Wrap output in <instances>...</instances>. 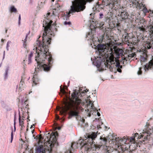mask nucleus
Instances as JSON below:
<instances>
[{
  "label": "nucleus",
  "instance_id": "obj_1",
  "mask_svg": "<svg viewBox=\"0 0 153 153\" xmlns=\"http://www.w3.org/2000/svg\"><path fill=\"white\" fill-rule=\"evenodd\" d=\"M45 25L43 24L44 27L43 34L42 43L41 41H37V46L36 48L35 60L37 63V65L35 68V71L41 70L42 69L45 71H50L52 65L53 59L52 55L49 51L48 48L51 44L52 32L51 30L52 23L53 21L51 20L49 22L45 21Z\"/></svg>",
  "mask_w": 153,
  "mask_h": 153
},
{
  "label": "nucleus",
  "instance_id": "obj_2",
  "mask_svg": "<svg viewBox=\"0 0 153 153\" xmlns=\"http://www.w3.org/2000/svg\"><path fill=\"white\" fill-rule=\"evenodd\" d=\"M71 96L72 100H71L70 102H66L65 107L60 111V114L63 115L65 114L69 110V119L73 117H75L76 118L79 116V105L82 102L81 100L77 97L76 92L72 94Z\"/></svg>",
  "mask_w": 153,
  "mask_h": 153
},
{
  "label": "nucleus",
  "instance_id": "obj_3",
  "mask_svg": "<svg viewBox=\"0 0 153 153\" xmlns=\"http://www.w3.org/2000/svg\"><path fill=\"white\" fill-rule=\"evenodd\" d=\"M114 53L118 56H120V54H122L123 52V50L118 48L114 47ZM98 51L99 52V56L103 57L104 58H106L107 56H109V54L111 55L109 57L110 61H108L106 60V62L104 63L105 67L108 68L110 71H112L113 67L112 65L115 64L114 61V57L113 54V49L111 48H107L106 46L104 45H99L98 48Z\"/></svg>",
  "mask_w": 153,
  "mask_h": 153
},
{
  "label": "nucleus",
  "instance_id": "obj_4",
  "mask_svg": "<svg viewBox=\"0 0 153 153\" xmlns=\"http://www.w3.org/2000/svg\"><path fill=\"white\" fill-rule=\"evenodd\" d=\"M97 135L95 133H93L92 134L85 137L86 139H82L81 137L78 141L77 144H79L81 146V149L83 153H91L90 152L93 147L95 146L94 140L97 137Z\"/></svg>",
  "mask_w": 153,
  "mask_h": 153
},
{
  "label": "nucleus",
  "instance_id": "obj_5",
  "mask_svg": "<svg viewBox=\"0 0 153 153\" xmlns=\"http://www.w3.org/2000/svg\"><path fill=\"white\" fill-rule=\"evenodd\" d=\"M72 4L71 6V9L67 15L69 17L70 14L83 11L85 8L86 1L85 0H74L72 1Z\"/></svg>",
  "mask_w": 153,
  "mask_h": 153
},
{
  "label": "nucleus",
  "instance_id": "obj_6",
  "mask_svg": "<svg viewBox=\"0 0 153 153\" xmlns=\"http://www.w3.org/2000/svg\"><path fill=\"white\" fill-rule=\"evenodd\" d=\"M46 137V138L45 139V141L48 142L49 143H51L50 145V148L48 149V152L51 153L52 148L54 144L56 143V137L54 134L52 132L51 133L49 132L47 134Z\"/></svg>",
  "mask_w": 153,
  "mask_h": 153
},
{
  "label": "nucleus",
  "instance_id": "obj_7",
  "mask_svg": "<svg viewBox=\"0 0 153 153\" xmlns=\"http://www.w3.org/2000/svg\"><path fill=\"white\" fill-rule=\"evenodd\" d=\"M123 8H120L119 9V14L118 15L117 19L122 21L128 18L129 15L126 10H123Z\"/></svg>",
  "mask_w": 153,
  "mask_h": 153
},
{
  "label": "nucleus",
  "instance_id": "obj_8",
  "mask_svg": "<svg viewBox=\"0 0 153 153\" xmlns=\"http://www.w3.org/2000/svg\"><path fill=\"white\" fill-rule=\"evenodd\" d=\"M87 109L88 111H90L88 114L89 116H91V114H93V111H95V112H97L98 116H100V113L98 111V110L94 106L93 103L91 100H89L87 104Z\"/></svg>",
  "mask_w": 153,
  "mask_h": 153
},
{
  "label": "nucleus",
  "instance_id": "obj_9",
  "mask_svg": "<svg viewBox=\"0 0 153 153\" xmlns=\"http://www.w3.org/2000/svg\"><path fill=\"white\" fill-rule=\"evenodd\" d=\"M106 5L109 6L112 10H117L119 5L117 0H105Z\"/></svg>",
  "mask_w": 153,
  "mask_h": 153
},
{
  "label": "nucleus",
  "instance_id": "obj_10",
  "mask_svg": "<svg viewBox=\"0 0 153 153\" xmlns=\"http://www.w3.org/2000/svg\"><path fill=\"white\" fill-rule=\"evenodd\" d=\"M128 1L131 5V7L132 6L140 10L142 6H143L142 3H139L137 0H128Z\"/></svg>",
  "mask_w": 153,
  "mask_h": 153
},
{
  "label": "nucleus",
  "instance_id": "obj_11",
  "mask_svg": "<svg viewBox=\"0 0 153 153\" xmlns=\"http://www.w3.org/2000/svg\"><path fill=\"white\" fill-rule=\"evenodd\" d=\"M110 32L109 31H107L106 30L103 35V37H104L105 36H106V39H107V44L108 45L110 46L112 43H111V36H110Z\"/></svg>",
  "mask_w": 153,
  "mask_h": 153
},
{
  "label": "nucleus",
  "instance_id": "obj_12",
  "mask_svg": "<svg viewBox=\"0 0 153 153\" xmlns=\"http://www.w3.org/2000/svg\"><path fill=\"white\" fill-rule=\"evenodd\" d=\"M46 151L45 148L42 145H39L36 147V153H46Z\"/></svg>",
  "mask_w": 153,
  "mask_h": 153
},
{
  "label": "nucleus",
  "instance_id": "obj_13",
  "mask_svg": "<svg viewBox=\"0 0 153 153\" xmlns=\"http://www.w3.org/2000/svg\"><path fill=\"white\" fill-rule=\"evenodd\" d=\"M144 46L146 49H149L151 48L153 49V40L148 39L144 44Z\"/></svg>",
  "mask_w": 153,
  "mask_h": 153
},
{
  "label": "nucleus",
  "instance_id": "obj_14",
  "mask_svg": "<svg viewBox=\"0 0 153 153\" xmlns=\"http://www.w3.org/2000/svg\"><path fill=\"white\" fill-rule=\"evenodd\" d=\"M113 19V13L111 12H108L105 18V21L109 23L112 21Z\"/></svg>",
  "mask_w": 153,
  "mask_h": 153
},
{
  "label": "nucleus",
  "instance_id": "obj_15",
  "mask_svg": "<svg viewBox=\"0 0 153 153\" xmlns=\"http://www.w3.org/2000/svg\"><path fill=\"white\" fill-rule=\"evenodd\" d=\"M144 66V69L145 71H147L153 67V56L152 59L149 62V63L146 64Z\"/></svg>",
  "mask_w": 153,
  "mask_h": 153
},
{
  "label": "nucleus",
  "instance_id": "obj_16",
  "mask_svg": "<svg viewBox=\"0 0 153 153\" xmlns=\"http://www.w3.org/2000/svg\"><path fill=\"white\" fill-rule=\"evenodd\" d=\"M106 152L105 153H118L116 150L114 149L113 147L107 146Z\"/></svg>",
  "mask_w": 153,
  "mask_h": 153
},
{
  "label": "nucleus",
  "instance_id": "obj_17",
  "mask_svg": "<svg viewBox=\"0 0 153 153\" xmlns=\"http://www.w3.org/2000/svg\"><path fill=\"white\" fill-rule=\"evenodd\" d=\"M25 79L26 78L24 75H23L22 76L21 80L19 85V89L22 88L23 87V85L25 83Z\"/></svg>",
  "mask_w": 153,
  "mask_h": 153
},
{
  "label": "nucleus",
  "instance_id": "obj_18",
  "mask_svg": "<svg viewBox=\"0 0 153 153\" xmlns=\"http://www.w3.org/2000/svg\"><path fill=\"white\" fill-rule=\"evenodd\" d=\"M33 84L32 86L36 85L39 83V80L36 75H33Z\"/></svg>",
  "mask_w": 153,
  "mask_h": 153
},
{
  "label": "nucleus",
  "instance_id": "obj_19",
  "mask_svg": "<svg viewBox=\"0 0 153 153\" xmlns=\"http://www.w3.org/2000/svg\"><path fill=\"white\" fill-rule=\"evenodd\" d=\"M107 142V140L105 138L101 139V141L100 142L99 146L101 147V146H106V144Z\"/></svg>",
  "mask_w": 153,
  "mask_h": 153
},
{
  "label": "nucleus",
  "instance_id": "obj_20",
  "mask_svg": "<svg viewBox=\"0 0 153 153\" xmlns=\"http://www.w3.org/2000/svg\"><path fill=\"white\" fill-rule=\"evenodd\" d=\"M61 7L62 6L59 4L58 3L56 4L55 5L54 8L53 9V10H54L53 11V14L55 15L54 12H55L56 10L58 11V10H59L61 8Z\"/></svg>",
  "mask_w": 153,
  "mask_h": 153
},
{
  "label": "nucleus",
  "instance_id": "obj_21",
  "mask_svg": "<svg viewBox=\"0 0 153 153\" xmlns=\"http://www.w3.org/2000/svg\"><path fill=\"white\" fill-rule=\"evenodd\" d=\"M19 124L20 126H21V129H22V128H23V127H24V120H23L22 119H21V116H20V112H19Z\"/></svg>",
  "mask_w": 153,
  "mask_h": 153
},
{
  "label": "nucleus",
  "instance_id": "obj_22",
  "mask_svg": "<svg viewBox=\"0 0 153 153\" xmlns=\"http://www.w3.org/2000/svg\"><path fill=\"white\" fill-rule=\"evenodd\" d=\"M145 132H143V133L140 136H139L138 138H143L145 140H147L149 138V135L148 134H144Z\"/></svg>",
  "mask_w": 153,
  "mask_h": 153
},
{
  "label": "nucleus",
  "instance_id": "obj_23",
  "mask_svg": "<svg viewBox=\"0 0 153 153\" xmlns=\"http://www.w3.org/2000/svg\"><path fill=\"white\" fill-rule=\"evenodd\" d=\"M104 7L103 5L101 4H99V3L98 2L96 3V5L93 8V9H95V10H97V8H102Z\"/></svg>",
  "mask_w": 153,
  "mask_h": 153
},
{
  "label": "nucleus",
  "instance_id": "obj_24",
  "mask_svg": "<svg viewBox=\"0 0 153 153\" xmlns=\"http://www.w3.org/2000/svg\"><path fill=\"white\" fill-rule=\"evenodd\" d=\"M30 33V31H29L28 33L25 36V38L24 40H22V41L23 42V46L25 48H26L27 44H26V42L27 41V38L28 35H29Z\"/></svg>",
  "mask_w": 153,
  "mask_h": 153
},
{
  "label": "nucleus",
  "instance_id": "obj_25",
  "mask_svg": "<svg viewBox=\"0 0 153 153\" xmlns=\"http://www.w3.org/2000/svg\"><path fill=\"white\" fill-rule=\"evenodd\" d=\"M143 5L141 7V8L140 9H142V7H143L142 8V11H143V13L145 14V15H146V14L147 13H148L149 12V11L148 10V9H147L146 7L145 6V5L144 4H143Z\"/></svg>",
  "mask_w": 153,
  "mask_h": 153
},
{
  "label": "nucleus",
  "instance_id": "obj_26",
  "mask_svg": "<svg viewBox=\"0 0 153 153\" xmlns=\"http://www.w3.org/2000/svg\"><path fill=\"white\" fill-rule=\"evenodd\" d=\"M136 55L135 53H132L131 54H129L128 55V57H127L126 58H123V60H126V61H127L128 59L129 60H130V59H131L132 57H133L134 56Z\"/></svg>",
  "mask_w": 153,
  "mask_h": 153
},
{
  "label": "nucleus",
  "instance_id": "obj_27",
  "mask_svg": "<svg viewBox=\"0 0 153 153\" xmlns=\"http://www.w3.org/2000/svg\"><path fill=\"white\" fill-rule=\"evenodd\" d=\"M74 144H76V143H72L70 147L66 151L65 153H73L72 152L73 148V146Z\"/></svg>",
  "mask_w": 153,
  "mask_h": 153
},
{
  "label": "nucleus",
  "instance_id": "obj_28",
  "mask_svg": "<svg viewBox=\"0 0 153 153\" xmlns=\"http://www.w3.org/2000/svg\"><path fill=\"white\" fill-rule=\"evenodd\" d=\"M130 39L131 38L129 37L128 33H127V35L125 36L124 41L126 42V43H127V42L129 43V41Z\"/></svg>",
  "mask_w": 153,
  "mask_h": 153
},
{
  "label": "nucleus",
  "instance_id": "obj_29",
  "mask_svg": "<svg viewBox=\"0 0 153 153\" xmlns=\"http://www.w3.org/2000/svg\"><path fill=\"white\" fill-rule=\"evenodd\" d=\"M10 11L11 12H17L16 9L14 7V6H12L11 7Z\"/></svg>",
  "mask_w": 153,
  "mask_h": 153
},
{
  "label": "nucleus",
  "instance_id": "obj_30",
  "mask_svg": "<svg viewBox=\"0 0 153 153\" xmlns=\"http://www.w3.org/2000/svg\"><path fill=\"white\" fill-rule=\"evenodd\" d=\"M33 53L31 52L29 55V57H28V59L29 61V62L30 63L31 62V58L33 56Z\"/></svg>",
  "mask_w": 153,
  "mask_h": 153
},
{
  "label": "nucleus",
  "instance_id": "obj_31",
  "mask_svg": "<svg viewBox=\"0 0 153 153\" xmlns=\"http://www.w3.org/2000/svg\"><path fill=\"white\" fill-rule=\"evenodd\" d=\"M149 31L150 35H152L153 36V26L150 27Z\"/></svg>",
  "mask_w": 153,
  "mask_h": 153
},
{
  "label": "nucleus",
  "instance_id": "obj_32",
  "mask_svg": "<svg viewBox=\"0 0 153 153\" xmlns=\"http://www.w3.org/2000/svg\"><path fill=\"white\" fill-rule=\"evenodd\" d=\"M27 101H25L23 104V105L24 106H25V108H27L28 106V104H27Z\"/></svg>",
  "mask_w": 153,
  "mask_h": 153
},
{
  "label": "nucleus",
  "instance_id": "obj_33",
  "mask_svg": "<svg viewBox=\"0 0 153 153\" xmlns=\"http://www.w3.org/2000/svg\"><path fill=\"white\" fill-rule=\"evenodd\" d=\"M35 124H33V125L31 126L30 128L32 130L31 132L32 134H33L34 131V127H33V126H35Z\"/></svg>",
  "mask_w": 153,
  "mask_h": 153
},
{
  "label": "nucleus",
  "instance_id": "obj_34",
  "mask_svg": "<svg viewBox=\"0 0 153 153\" xmlns=\"http://www.w3.org/2000/svg\"><path fill=\"white\" fill-rule=\"evenodd\" d=\"M36 137L39 139V141H40L41 140L43 139V138L42 137V135L41 134L39 135H37L36 136Z\"/></svg>",
  "mask_w": 153,
  "mask_h": 153
},
{
  "label": "nucleus",
  "instance_id": "obj_35",
  "mask_svg": "<svg viewBox=\"0 0 153 153\" xmlns=\"http://www.w3.org/2000/svg\"><path fill=\"white\" fill-rule=\"evenodd\" d=\"M142 68L140 67L139 68V69L137 72V74L138 75H141L142 74V71L141 70Z\"/></svg>",
  "mask_w": 153,
  "mask_h": 153
},
{
  "label": "nucleus",
  "instance_id": "obj_36",
  "mask_svg": "<svg viewBox=\"0 0 153 153\" xmlns=\"http://www.w3.org/2000/svg\"><path fill=\"white\" fill-rule=\"evenodd\" d=\"M115 65L117 68L120 67V68H121L122 67V65H120V63L119 62H117Z\"/></svg>",
  "mask_w": 153,
  "mask_h": 153
},
{
  "label": "nucleus",
  "instance_id": "obj_37",
  "mask_svg": "<svg viewBox=\"0 0 153 153\" xmlns=\"http://www.w3.org/2000/svg\"><path fill=\"white\" fill-rule=\"evenodd\" d=\"M144 134L146 135L147 134L149 136L151 134V132L150 131L147 130L145 131V132H144Z\"/></svg>",
  "mask_w": 153,
  "mask_h": 153
},
{
  "label": "nucleus",
  "instance_id": "obj_38",
  "mask_svg": "<svg viewBox=\"0 0 153 153\" xmlns=\"http://www.w3.org/2000/svg\"><path fill=\"white\" fill-rule=\"evenodd\" d=\"M25 112L23 111V113L22 114V119L23 120H25Z\"/></svg>",
  "mask_w": 153,
  "mask_h": 153
},
{
  "label": "nucleus",
  "instance_id": "obj_39",
  "mask_svg": "<svg viewBox=\"0 0 153 153\" xmlns=\"http://www.w3.org/2000/svg\"><path fill=\"white\" fill-rule=\"evenodd\" d=\"M13 131H12L11 133V140H10V142L11 143L12 142L13 139Z\"/></svg>",
  "mask_w": 153,
  "mask_h": 153
},
{
  "label": "nucleus",
  "instance_id": "obj_40",
  "mask_svg": "<svg viewBox=\"0 0 153 153\" xmlns=\"http://www.w3.org/2000/svg\"><path fill=\"white\" fill-rule=\"evenodd\" d=\"M139 136H140V135H139L138 133H136L134 134V135L133 136L134 137H135V138L137 137V139H139L138 138Z\"/></svg>",
  "mask_w": 153,
  "mask_h": 153
},
{
  "label": "nucleus",
  "instance_id": "obj_41",
  "mask_svg": "<svg viewBox=\"0 0 153 153\" xmlns=\"http://www.w3.org/2000/svg\"><path fill=\"white\" fill-rule=\"evenodd\" d=\"M64 24L65 25H71V22H64Z\"/></svg>",
  "mask_w": 153,
  "mask_h": 153
},
{
  "label": "nucleus",
  "instance_id": "obj_42",
  "mask_svg": "<svg viewBox=\"0 0 153 153\" xmlns=\"http://www.w3.org/2000/svg\"><path fill=\"white\" fill-rule=\"evenodd\" d=\"M135 137H134L133 136L131 137V138L130 139L131 142H134L135 141Z\"/></svg>",
  "mask_w": 153,
  "mask_h": 153
},
{
  "label": "nucleus",
  "instance_id": "obj_43",
  "mask_svg": "<svg viewBox=\"0 0 153 153\" xmlns=\"http://www.w3.org/2000/svg\"><path fill=\"white\" fill-rule=\"evenodd\" d=\"M139 28L142 31H144L145 30V28L144 27H143V26H142L141 27H139Z\"/></svg>",
  "mask_w": 153,
  "mask_h": 153
},
{
  "label": "nucleus",
  "instance_id": "obj_44",
  "mask_svg": "<svg viewBox=\"0 0 153 153\" xmlns=\"http://www.w3.org/2000/svg\"><path fill=\"white\" fill-rule=\"evenodd\" d=\"M100 19H102L103 18V14L102 13H100Z\"/></svg>",
  "mask_w": 153,
  "mask_h": 153
},
{
  "label": "nucleus",
  "instance_id": "obj_45",
  "mask_svg": "<svg viewBox=\"0 0 153 153\" xmlns=\"http://www.w3.org/2000/svg\"><path fill=\"white\" fill-rule=\"evenodd\" d=\"M20 20H21V15H20V14L19 16V25L20 24Z\"/></svg>",
  "mask_w": 153,
  "mask_h": 153
},
{
  "label": "nucleus",
  "instance_id": "obj_46",
  "mask_svg": "<svg viewBox=\"0 0 153 153\" xmlns=\"http://www.w3.org/2000/svg\"><path fill=\"white\" fill-rule=\"evenodd\" d=\"M121 68H120V67L119 68H117V71H118L119 72H121L122 71L120 69Z\"/></svg>",
  "mask_w": 153,
  "mask_h": 153
},
{
  "label": "nucleus",
  "instance_id": "obj_47",
  "mask_svg": "<svg viewBox=\"0 0 153 153\" xmlns=\"http://www.w3.org/2000/svg\"><path fill=\"white\" fill-rule=\"evenodd\" d=\"M60 89H61V91L63 93L65 92V91L64 89H62V88H61V86H60Z\"/></svg>",
  "mask_w": 153,
  "mask_h": 153
},
{
  "label": "nucleus",
  "instance_id": "obj_48",
  "mask_svg": "<svg viewBox=\"0 0 153 153\" xmlns=\"http://www.w3.org/2000/svg\"><path fill=\"white\" fill-rule=\"evenodd\" d=\"M56 120H59V116L57 115H56Z\"/></svg>",
  "mask_w": 153,
  "mask_h": 153
},
{
  "label": "nucleus",
  "instance_id": "obj_49",
  "mask_svg": "<svg viewBox=\"0 0 153 153\" xmlns=\"http://www.w3.org/2000/svg\"><path fill=\"white\" fill-rule=\"evenodd\" d=\"M97 128L98 129H99L101 128L100 126V125H97Z\"/></svg>",
  "mask_w": 153,
  "mask_h": 153
},
{
  "label": "nucleus",
  "instance_id": "obj_50",
  "mask_svg": "<svg viewBox=\"0 0 153 153\" xmlns=\"http://www.w3.org/2000/svg\"><path fill=\"white\" fill-rule=\"evenodd\" d=\"M93 0H87V1L89 2H91Z\"/></svg>",
  "mask_w": 153,
  "mask_h": 153
},
{
  "label": "nucleus",
  "instance_id": "obj_51",
  "mask_svg": "<svg viewBox=\"0 0 153 153\" xmlns=\"http://www.w3.org/2000/svg\"><path fill=\"white\" fill-rule=\"evenodd\" d=\"M88 89H86L85 90L84 89V91H85V92H87V91H88Z\"/></svg>",
  "mask_w": 153,
  "mask_h": 153
},
{
  "label": "nucleus",
  "instance_id": "obj_52",
  "mask_svg": "<svg viewBox=\"0 0 153 153\" xmlns=\"http://www.w3.org/2000/svg\"><path fill=\"white\" fill-rule=\"evenodd\" d=\"M15 120H14V129H16V127H15Z\"/></svg>",
  "mask_w": 153,
  "mask_h": 153
},
{
  "label": "nucleus",
  "instance_id": "obj_53",
  "mask_svg": "<svg viewBox=\"0 0 153 153\" xmlns=\"http://www.w3.org/2000/svg\"><path fill=\"white\" fill-rule=\"evenodd\" d=\"M146 60V58H144V60H143V62H145Z\"/></svg>",
  "mask_w": 153,
  "mask_h": 153
},
{
  "label": "nucleus",
  "instance_id": "obj_54",
  "mask_svg": "<svg viewBox=\"0 0 153 153\" xmlns=\"http://www.w3.org/2000/svg\"><path fill=\"white\" fill-rule=\"evenodd\" d=\"M129 153H133V151H129Z\"/></svg>",
  "mask_w": 153,
  "mask_h": 153
},
{
  "label": "nucleus",
  "instance_id": "obj_55",
  "mask_svg": "<svg viewBox=\"0 0 153 153\" xmlns=\"http://www.w3.org/2000/svg\"><path fill=\"white\" fill-rule=\"evenodd\" d=\"M4 40L3 39H1V41L2 42H4Z\"/></svg>",
  "mask_w": 153,
  "mask_h": 153
},
{
  "label": "nucleus",
  "instance_id": "obj_56",
  "mask_svg": "<svg viewBox=\"0 0 153 153\" xmlns=\"http://www.w3.org/2000/svg\"><path fill=\"white\" fill-rule=\"evenodd\" d=\"M7 71H6V72H5V74L6 75H7Z\"/></svg>",
  "mask_w": 153,
  "mask_h": 153
},
{
  "label": "nucleus",
  "instance_id": "obj_57",
  "mask_svg": "<svg viewBox=\"0 0 153 153\" xmlns=\"http://www.w3.org/2000/svg\"><path fill=\"white\" fill-rule=\"evenodd\" d=\"M28 118H29V116H28L27 118L28 119V120L29 121L30 120L28 119Z\"/></svg>",
  "mask_w": 153,
  "mask_h": 153
},
{
  "label": "nucleus",
  "instance_id": "obj_58",
  "mask_svg": "<svg viewBox=\"0 0 153 153\" xmlns=\"http://www.w3.org/2000/svg\"><path fill=\"white\" fill-rule=\"evenodd\" d=\"M69 83H70V81H69L68 82V86L69 85Z\"/></svg>",
  "mask_w": 153,
  "mask_h": 153
},
{
  "label": "nucleus",
  "instance_id": "obj_59",
  "mask_svg": "<svg viewBox=\"0 0 153 153\" xmlns=\"http://www.w3.org/2000/svg\"><path fill=\"white\" fill-rule=\"evenodd\" d=\"M65 87L66 88V89H67V87L66 86H65Z\"/></svg>",
  "mask_w": 153,
  "mask_h": 153
},
{
  "label": "nucleus",
  "instance_id": "obj_60",
  "mask_svg": "<svg viewBox=\"0 0 153 153\" xmlns=\"http://www.w3.org/2000/svg\"><path fill=\"white\" fill-rule=\"evenodd\" d=\"M55 31H57V29L56 28H55Z\"/></svg>",
  "mask_w": 153,
  "mask_h": 153
},
{
  "label": "nucleus",
  "instance_id": "obj_61",
  "mask_svg": "<svg viewBox=\"0 0 153 153\" xmlns=\"http://www.w3.org/2000/svg\"><path fill=\"white\" fill-rule=\"evenodd\" d=\"M7 29H6V31H5L6 33H7Z\"/></svg>",
  "mask_w": 153,
  "mask_h": 153
},
{
  "label": "nucleus",
  "instance_id": "obj_62",
  "mask_svg": "<svg viewBox=\"0 0 153 153\" xmlns=\"http://www.w3.org/2000/svg\"><path fill=\"white\" fill-rule=\"evenodd\" d=\"M54 0H51V1L53 2L54 1Z\"/></svg>",
  "mask_w": 153,
  "mask_h": 153
},
{
  "label": "nucleus",
  "instance_id": "obj_63",
  "mask_svg": "<svg viewBox=\"0 0 153 153\" xmlns=\"http://www.w3.org/2000/svg\"><path fill=\"white\" fill-rule=\"evenodd\" d=\"M48 14H49H49H50V13H48Z\"/></svg>",
  "mask_w": 153,
  "mask_h": 153
},
{
  "label": "nucleus",
  "instance_id": "obj_64",
  "mask_svg": "<svg viewBox=\"0 0 153 153\" xmlns=\"http://www.w3.org/2000/svg\"><path fill=\"white\" fill-rule=\"evenodd\" d=\"M59 1V0H58V1Z\"/></svg>",
  "mask_w": 153,
  "mask_h": 153
}]
</instances>
